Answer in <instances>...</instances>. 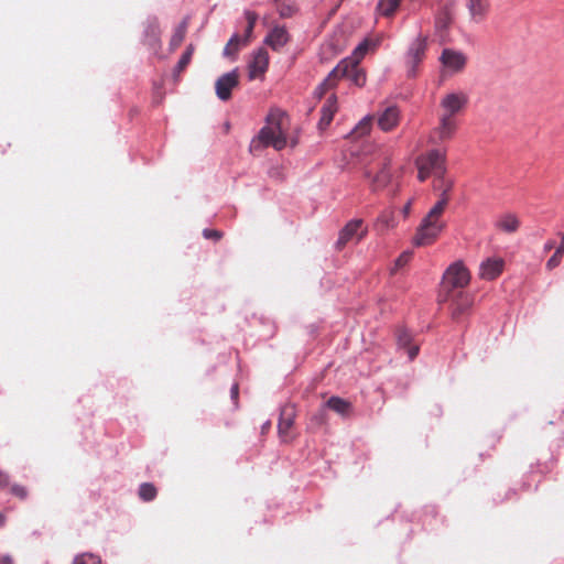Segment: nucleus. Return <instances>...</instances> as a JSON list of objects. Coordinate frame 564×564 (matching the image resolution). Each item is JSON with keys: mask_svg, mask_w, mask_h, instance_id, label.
<instances>
[{"mask_svg": "<svg viewBox=\"0 0 564 564\" xmlns=\"http://www.w3.org/2000/svg\"><path fill=\"white\" fill-rule=\"evenodd\" d=\"M290 127L289 116L285 111L273 108L265 118V124L261 128L253 143L259 142L262 147H272L276 151L283 150L288 144L294 148L296 139L289 141L288 131Z\"/></svg>", "mask_w": 564, "mask_h": 564, "instance_id": "nucleus-1", "label": "nucleus"}, {"mask_svg": "<svg viewBox=\"0 0 564 564\" xmlns=\"http://www.w3.org/2000/svg\"><path fill=\"white\" fill-rule=\"evenodd\" d=\"M445 212V199L437 200L419 225L413 237V243L417 247L434 243L446 225L442 219Z\"/></svg>", "mask_w": 564, "mask_h": 564, "instance_id": "nucleus-2", "label": "nucleus"}, {"mask_svg": "<svg viewBox=\"0 0 564 564\" xmlns=\"http://www.w3.org/2000/svg\"><path fill=\"white\" fill-rule=\"evenodd\" d=\"M390 154L387 151H378L371 161L365 166L364 176L370 180V187L373 192L383 188L391 178Z\"/></svg>", "mask_w": 564, "mask_h": 564, "instance_id": "nucleus-3", "label": "nucleus"}, {"mask_svg": "<svg viewBox=\"0 0 564 564\" xmlns=\"http://www.w3.org/2000/svg\"><path fill=\"white\" fill-rule=\"evenodd\" d=\"M417 178L424 182L427 177H442L446 172V151L432 149L416 159Z\"/></svg>", "mask_w": 564, "mask_h": 564, "instance_id": "nucleus-4", "label": "nucleus"}, {"mask_svg": "<svg viewBox=\"0 0 564 564\" xmlns=\"http://www.w3.org/2000/svg\"><path fill=\"white\" fill-rule=\"evenodd\" d=\"M369 47L367 41L360 43L354 51L352 56L341 59L336 67L345 66L346 72L343 78L346 77L351 80L356 86L362 87L366 84V73L359 67V62L364 58Z\"/></svg>", "mask_w": 564, "mask_h": 564, "instance_id": "nucleus-5", "label": "nucleus"}, {"mask_svg": "<svg viewBox=\"0 0 564 564\" xmlns=\"http://www.w3.org/2000/svg\"><path fill=\"white\" fill-rule=\"evenodd\" d=\"M470 280V274L468 269L463 264V262L457 261L451 264L443 275V288L448 292L454 289H463L465 288Z\"/></svg>", "mask_w": 564, "mask_h": 564, "instance_id": "nucleus-6", "label": "nucleus"}, {"mask_svg": "<svg viewBox=\"0 0 564 564\" xmlns=\"http://www.w3.org/2000/svg\"><path fill=\"white\" fill-rule=\"evenodd\" d=\"M427 48V39L425 36H417L409 47L405 56V64L409 76L416 75V67L424 59Z\"/></svg>", "mask_w": 564, "mask_h": 564, "instance_id": "nucleus-7", "label": "nucleus"}, {"mask_svg": "<svg viewBox=\"0 0 564 564\" xmlns=\"http://www.w3.org/2000/svg\"><path fill=\"white\" fill-rule=\"evenodd\" d=\"M468 104V97L465 93H449L446 94L440 106L442 108V116L448 118H455L457 113H459Z\"/></svg>", "mask_w": 564, "mask_h": 564, "instance_id": "nucleus-8", "label": "nucleus"}, {"mask_svg": "<svg viewBox=\"0 0 564 564\" xmlns=\"http://www.w3.org/2000/svg\"><path fill=\"white\" fill-rule=\"evenodd\" d=\"M457 130L455 118H448L440 115L438 124L430 134V142L437 144L451 140Z\"/></svg>", "mask_w": 564, "mask_h": 564, "instance_id": "nucleus-9", "label": "nucleus"}, {"mask_svg": "<svg viewBox=\"0 0 564 564\" xmlns=\"http://www.w3.org/2000/svg\"><path fill=\"white\" fill-rule=\"evenodd\" d=\"M366 234L367 229L362 228V220L352 219L347 223L346 226L340 230L338 240L336 242V248L341 250L349 241H352L355 238L357 241L361 240Z\"/></svg>", "mask_w": 564, "mask_h": 564, "instance_id": "nucleus-10", "label": "nucleus"}, {"mask_svg": "<svg viewBox=\"0 0 564 564\" xmlns=\"http://www.w3.org/2000/svg\"><path fill=\"white\" fill-rule=\"evenodd\" d=\"M239 85V75L237 70H232L221 75L215 84L216 95L220 100H229L231 90Z\"/></svg>", "mask_w": 564, "mask_h": 564, "instance_id": "nucleus-11", "label": "nucleus"}, {"mask_svg": "<svg viewBox=\"0 0 564 564\" xmlns=\"http://www.w3.org/2000/svg\"><path fill=\"white\" fill-rule=\"evenodd\" d=\"M473 306V299L469 294L462 291L453 295L451 302V317L454 322H459Z\"/></svg>", "mask_w": 564, "mask_h": 564, "instance_id": "nucleus-12", "label": "nucleus"}, {"mask_svg": "<svg viewBox=\"0 0 564 564\" xmlns=\"http://www.w3.org/2000/svg\"><path fill=\"white\" fill-rule=\"evenodd\" d=\"M295 420V409L293 405H284L281 409L280 419L278 423V431L280 438L282 442H290L293 437L291 435V430L293 427Z\"/></svg>", "mask_w": 564, "mask_h": 564, "instance_id": "nucleus-13", "label": "nucleus"}, {"mask_svg": "<svg viewBox=\"0 0 564 564\" xmlns=\"http://www.w3.org/2000/svg\"><path fill=\"white\" fill-rule=\"evenodd\" d=\"M269 66V54L265 48H258L251 62L249 63V78L256 79L262 77Z\"/></svg>", "mask_w": 564, "mask_h": 564, "instance_id": "nucleus-14", "label": "nucleus"}, {"mask_svg": "<svg viewBox=\"0 0 564 564\" xmlns=\"http://www.w3.org/2000/svg\"><path fill=\"white\" fill-rule=\"evenodd\" d=\"M440 61L447 69L454 73H458L464 69L467 59L462 52L452 48H445L442 52Z\"/></svg>", "mask_w": 564, "mask_h": 564, "instance_id": "nucleus-15", "label": "nucleus"}, {"mask_svg": "<svg viewBox=\"0 0 564 564\" xmlns=\"http://www.w3.org/2000/svg\"><path fill=\"white\" fill-rule=\"evenodd\" d=\"M505 262L500 258H489L480 264L479 275L484 280H495L503 270Z\"/></svg>", "mask_w": 564, "mask_h": 564, "instance_id": "nucleus-16", "label": "nucleus"}, {"mask_svg": "<svg viewBox=\"0 0 564 564\" xmlns=\"http://www.w3.org/2000/svg\"><path fill=\"white\" fill-rule=\"evenodd\" d=\"M471 21L482 22L490 9L489 0H465Z\"/></svg>", "mask_w": 564, "mask_h": 564, "instance_id": "nucleus-17", "label": "nucleus"}, {"mask_svg": "<svg viewBox=\"0 0 564 564\" xmlns=\"http://www.w3.org/2000/svg\"><path fill=\"white\" fill-rule=\"evenodd\" d=\"M345 72L346 68L344 65H341L340 67H335L315 89V96L317 98H322L328 90L336 87L338 82L343 78V74Z\"/></svg>", "mask_w": 564, "mask_h": 564, "instance_id": "nucleus-18", "label": "nucleus"}, {"mask_svg": "<svg viewBox=\"0 0 564 564\" xmlns=\"http://www.w3.org/2000/svg\"><path fill=\"white\" fill-rule=\"evenodd\" d=\"M337 110V97L335 94H332L321 109L322 116L318 121V128L321 130L326 129L330 124Z\"/></svg>", "mask_w": 564, "mask_h": 564, "instance_id": "nucleus-19", "label": "nucleus"}, {"mask_svg": "<svg viewBox=\"0 0 564 564\" xmlns=\"http://www.w3.org/2000/svg\"><path fill=\"white\" fill-rule=\"evenodd\" d=\"M400 121V111L395 106L387 107L378 118V126L383 131H391Z\"/></svg>", "mask_w": 564, "mask_h": 564, "instance_id": "nucleus-20", "label": "nucleus"}, {"mask_svg": "<svg viewBox=\"0 0 564 564\" xmlns=\"http://www.w3.org/2000/svg\"><path fill=\"white\" fill-rule=\"evenodd\" d=\"M290 41V35L285 28L275 26L265 37V43L274 51H280Z\"/></svg>", "mask_w": 564, "mask_h": 564, "instance_id": "nucleus-21", "label": "nucleus"}, {"mask_svg": "<svg viewBox=\"0 0 564 564\" xmlns=\"http://www.w3.org/2000/svg\"><path fill=\"white\" fill-rule=\"evenodd\" d=\"M397 341L400 348H406L410 360H413L419 354V345H412V336L406 329L397 332Z\"/></svg>", "mask_w": 564, "mask_h": 564, "instance_id": "nucleus-22", "label": "nucleus"}, {"mask_svg": "<svg viewBox=\"0 0 564 564\" xmlns=\"http://www.w3.org/2000/svg\"><path fill=\"white\" fill-rule=\"evenodd\" d=\"M326 406L343 416H348L352 409L349 401L339 397H330L326 402Z\"/></svg>", "mask_w": 564, "mask_h": 564, "instance_id": "nucleus-23", "label": "nucleus"}, {"mask_svg": "<svg viewBox=\"0 0 564 564\" xmlns=\"http://www.w3.org/2000/svg\"><path fill=\"white\" fill-rule=\"evenodd\" d=\"M520 221L513 214H506L497 221V227L508 234L516 232L519 229Z\"/></svg>", "mask_w": 564, "mask_h": 564, "instance_id": "nucleus-24", "label": "nucleus"}, {"mask_svg": "<svg viewBox=\"0 0 564 564\" xmlns=\"http://www.w3.org/2000/svg\"><path fill=\"white\" fill-rule=\"evenodd\" d=\"M187 32V22L182 21L177 28L174 30V33L170 40V47L172 51L176 50L185 39Z\"/></svg>", "mask_w": 564, "mask_h": 564, "instance_id": "nucleus-25", "label": "nucleus"}, {"mask_svg": "<svg viewBox=\"0 0 564 564\" xmlns=\"http://www.w3.org/2000/svg\"><path fill=\"white\" fill-rule=\"evenodd\" d=\"M453 182L445 180L444 176L435 178V188L441 191L440 199H445V208L449 202V192L452 191Z\"/></svg>", "mask_w": 564, "mask_h": 564, "instance_id": "nucleus-26", "label": "nucleus"}, {"mask_svg": "<svg viewBox=\"0 0 564 564\" xmlns=\"http://www.w3.org/2000/svg\"><path fill=\"white\" fill-rule=\"evenodd\" d=\"M401 0H379L378 12L383 17H392L400 6Z\"/></svg>", "mask_w": 564, "mask_h": 564, "instance_id": "nucleus-27", "label": "nucleus"}, {"mask_svg": "<svg viewBox=\"0 0 564 564\" xmlns=\"http://www.w3.org/2000/svg\"><path fill=\"white\" fill-rule=\"evenodd\" d=\"M160 34L158 24H149L145 30V43L151 47H156L160 44Z\"/></svg>", "mask_w": 564, "mask_h": 564, "instance_id": "nucleus-28", "label": "nucleus"}, {"mask_svg": "<svg viewBox=\"0 0 564 564\" xmlns=\"http://www.w3.org/2000/svg\"><path fill=\"white\" fill-rule=\"evenodd\" d=\"M158 490L151 482H143L139 487V497L143 501H152L156 497Z\"/></svg>", "mask_w": 564, "mask_h": 564, "instance_id": "nucleus-29", "label": "nucleus"}, {"mask_svg": "<svg viewBox=\"0 0 564 564\" xmlns=\"http://www.w3.org/2000/svg\"><path fill=\"white\" fill-rule=\"evenodd\" d=\"M563 254H564V234L562 235V240H561L560 246L556 248L553 256L547 260L546 268L549 270H553L554 268H556L561 263Z\"/></svg>", "mask_w": 564, "mask_h": 564, "instance_id": "nucleus-30", "label": "nucleus"}, {"mask_svg": "<svg viewBox=\"0 0 564 564\" xmlns=\"http://www.w3.org/2000/svg\"><path fill=\"white\" fill-rule=\"evenodd\" d=\"M193 53H194V46L192 44H189L185 52L183 53V55L181 56L176 67H175V70L177 73H182L186 67L187 65L191 63V59H192V56H193Z\"/></svg>", "mask_w": 564, "mask_h": 564, "instance_id": "nucleus-31", "label": "nucleus"}, {"mask_svg": "<svg viewBox=\"0 0 564 564\" xmlns=\"http://www.w3.org/2000/svg\"><path fill=\"white\" fill-rule=\"evenodd\" d=\"M245 17L247 20V26L245 29L246 42L251 37L253 29L256 26L258 14L253 11H246Z\"/></svg>", "mask_w": 564, "mask_h": 564, "instance_id": "nucleus-32", "label": "nucleus"}, {"mask_svg": "<svg viewBox=\"0 0 564 564\" xmlns=\"http://www.w3.org/2000/svg\"><path fill=\"white\" fill-rule=\"evenodd\" d=\"M239 45H240V36L238 34L232 35L224 48V55L225 56L236 55L237 52L239 51Z\"/></svg>", "mask_w": 564, "mask_h": 564, "instance_id": "nucleus-33", "label": "nucleus"}, {"mask_svg": "<svg viewBox=\"0 0 564 564\" xmlns=\"http://www.w3.org/2000/svg\"><path fill=\"white\" fill-rule=\"evenodd\" d=\"M73 564H101V561L91 553H83L74 558Z\"/></svg>", "mask_w": 564, "mask_h": 564, "instance_id": "nucleus-34", "label": "nucleus"}, {"mask_svg": "<svg viewBox=\"0 0 564 564\" xmlns=\"http://www.w3.org/2000/svg\"><path fill=\"white\" fill-rule=\"evenodd\" d=\"M326 421V414H325V410L324 409H321L318 410L312 417H311V422L313 424H315L316 426H321L325 423Z\"/></svg>", "mask_w": 564, "mask_h": 564, "instance_id": "nucleus-35", "label": "nucleus"}, {"mask_svg": "<svg viewBox=\"0 0 564 564\" xmlns=\"http://www.w3.org/2000/svg\"><path fill=\"white\" fill-rule=\"evenodd\" d=\"M11 494L17 496L20 499H25L28 497V490L24 486L21 485H13L11 487Z\"/></svg>", "mask_w": 564, "mask_h": 564, "instance_id": "nucleus-36", "label": "nucleus"}, {"mask_svg": "<svg viewBox=\"0 0 564 564\" xmlns=\"http://www.w3.org/2000/svg\"><path fill=\"white\" fill-rule=\"evenodd\" d=\"M203 236L206 239H213L215 241H218L219 239L223 238V232L219 231V230H216V229H204L203 230Z\"/></svg>", "mask_w": 564, "mask_h": 564, "instance_id": "nucleus-37", "label": "nucleus"}, {"mask_svg": "<svg viewBox=\"0 0 564 564\" xmlns=\"http://www.w3.org/2000/svg\"><path fill=\"white\" fill-rule=\"evenodd\" d=\"M294 7L292 6H289V4H281L280 6V9H279V12H280V15L282 18H290L292 17L293 12H294Z\"/></svg>", "mask_w": 564, "mask_h": 564, "instance_id": "nucleus-38", "label": "nucleus"}, {"mask_svg": "<svg viewBox=\"0 0 564 564\" xmlns=\"http://www.w3.org/2000/svg\"><path fill=\"white\" fill-rule=\"evenodd\" d=\"M410 259V254L402 253L397 260H395V267L401 268L408 263Z\"/></svg>", "mask_w": 564, "mask_h": 564, "instance_id": "nucleus-39", "label": "nucleus"}, {"mask_svg": "<svg viewBox=\"0 0 564 564\" xmlns=\"http://www.w3.org/2000/svg\"><path fill=\"white\" fill-rule=\"evenodd\" d=\"M358 129L361 131V133H366L370 129V119H364L360 123Z\"/></svg>", "mask_w": 564, "mask_h": 564, "instance_id": "nucleus-40", "label": "nucleus"}, {"mask_svg": "<svg viewBox=\"0 0 564 564\" xmlns=\"http://www.w3.org/2000/svg\"><path fill=\"white\" fill-rule=\"evenodd\" d=\"M230 394H231V398L236 401L238 399V394H239V387L237 383H235L231 389H230Z\"/></svg>", "mask_w": 564, "mask_h": 564, "instance_id": "nucleus-41", "label": "nucleus"}, {"mask_svg": "<svg viewBox=\"0 0 564 564\" xmlns=\"http://www.w3.org/2000/svg\"><path fill=\"white\" fill-rule=\"evenodd\" d=\"M554 247H555V241H554V240H549V241L544 245V251H545V252H549V251H551Z\"/></svg>", "mask_w": 564, "mask_h": 564, "instance_id": "nucleus-42", "label": "nucleus"}, {"mask_svg": "<svg viewBox=\"0 0 564 564\" xmlns=\"http://www.w3.org/2000/svg\"><path fill=\"white\" fill-rule=\"evenodd\" d=\"M8 484V476L0 470V487Z\"/></svg>", "mask_w": 564, "mask_h": 564, "instance_id": "nucleus-43", "label": "nucleus"}, {"mask_svg": "<svg viewBox=\"0 0 564 564\" xmlns=\"http://www.w3.org/2000/svg\"><path fill=\"white\" fill-rule=\"evenodd\" d=\"M411 206H412V199H410L405 206L403 207V213L405 216H408L410 214V210H411Z\"/></svg>", "mask_w": 564, "mask_h": 564, "instance_id": "nucleus-44", "label": "nucleus"}, {"mask_svg": "<svg viewBox=\"0 0 564 564\" xmlns=\"http://www.w3.org/2000/svg\"><path fill=\"white\" fill-rule=\"evenodd\" d=\"M0 564H13L10 556L0 557Z\"/></svg>", "mask_w": 564, "mask_h": 564, "instance_id": "nucleus-45", "label": "nucleus"}, {"mask_svg": "<svg viewBox=\"0 0 564 564\" xmlns=\"http://www.w3.org/2000/svg\"><path fill=\"white\" fill-rule=\"evenodd\" d=\"M6 518L2 513H0V527L4 524Z\"/></svg>", "mask_w": 564, "mask_h": 564, "instance_id": "nucleus-46", "label": "nucleus"}]
</instances>
